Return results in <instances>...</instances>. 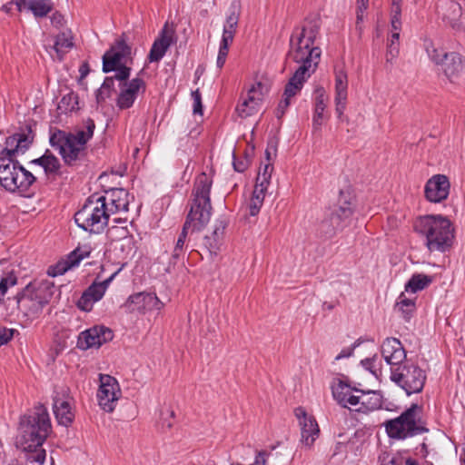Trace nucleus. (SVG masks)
Here are the masks:
<instances>
[{"instance_id":"32","label":"nucleus","mask_w":465,"mask_h":465,"mask_svg":"<svg viewBox=\"0 0 465 465\" xmlns=\"http://www.w3.org/2000/svg\"><path fill=\"white\" fill-rule=\"evenodd\" d=\"M13 180H15V183H13L15 187L9 189V191L25 193L35 183V177L19 163Z\"/></svg>"},{"instance_id":"1","label":"nucleus","mask_w":465,"mask_h":465,"mask_svg":"<svg viewBox=\"0 0 465 465\" xmlns=\"http://www.w3.org/2000/svg\"><path fill=\"white\" fill-rule=\"evenodd\" d=\"M319 30V19H312L295 28L291 36L288 59L300 65L285 85L283 98L280 101L275 113L278 119L284 115L291 104V98L302 90L303 84L319 64L321 50L313 46Z\"/></svg>"},{"instance_id":"25","label":"nucleus","mask_w":465,"mask_h":465,"mask_svg":"<svg viewBox=\"0 0 465 465\" xmlns=\"http://www.w3.org/2000/svg\"><path fill=\"white\" fill-rule=\"evenodd\" d=\"M106 202L109 215L118 212H127L129 206V193L123 188H115L107 193Z\"/></svg>"},{"instance_id":"51","label":"nucleus","mask_w":465,"mask_h":465,"mask_svg":"<svg viewBox=\"0 0 465 465\" xmlns=\"http://www.w3.org/2000/svg\"><path fill=\"white\" fill-rule=\"evenodd\" d=\"M262 204L263 203L260 200L259 197H252L248 204L249 214L251 216H256L259 213Z\"/></svg>"},{"instance_id":"56","label":"nucleus","mask_w":465,"mask_h":465,"mask_svg":"<svg viewBox=\"0 0 465 465\" xmlns=\"http://www.w3.org/2000/svg\"><path fill=\"white\" fill-rule=\"evenodd\" d=\"M270 180L271 179L266 178V175L264 174H258L256 177V183L254 187L259 188L260 191H267L268 186L270 184Z\"/></svg>"},{"instance_id":"41","label":"nucleus","mask_w":465,"mask_h":465,"mask_svg":"<svg viewBox=\"0 0 465 465\" xmlns=\"http://www.w3.org/2000/svg\"><path fill=\"white\" fill-rule=\"evenodd\" d=\"M400 52V34L391 32L387 42L386 62L392 64Z\"/></svg>"},{"instance_id":"21","label":"nucleus","mask_w":465,"mask_h":465,"mask_svg":"<svg viewBox=\"0 0 465 465\" xmlns=\"http://www.w3.org/2000/svg\"><path fill=\"white\" fill-rule=\"evenodd\" d=\"M333 398L344 408L354 410L359 405L361 390L351 388L346 382L339 380L331 386Z\"/></svg>"},{"instance_id":"54","label":"nucleus","mask_w":465,"mask_h":465,"mask_svg":"<svg viewBox=\"0 0 465 465\" xmlns=\"http://www.w3.org/2000/svg\"><path fill=\"white\" fill-rule=\"evenodd\" d=\"M14 331L13 329L0 327V347L7 343L13 338Z\"/></svg>"},{"instance_id":"14","label":"nucleus","mask_w":465,"mask_h":465,"mask_svg":"<svg viewBox=\"0 0 465 465\" xmlns=\"http://www.w3.org/2000/svg\"><path fill=\"white\" fill-rule=\"evenodd\" d=\"M301 427V442L307 448H311L320 435V429L314 417L309 415L302 407L294 411Z\"/></svg>"},{"instance_id":"40","label":"nucleus","mask_w":465,"mask_h":465,"mask_svg":"<svg viewBox=\"0 0 465 465\" xmlns=\"http://www.w3.org/2000/svg\"><path fill=\"white\" fill-rule=\"evenodd\" d=\"M424 47L430 59L437 64H441L445 59V56L450 54L443 49L437 47L435 44L430 39L424 40Z\"/></svg>"},{"instance_id":"24","label":"nucleus","mask_w":465,"mask_h":465,"mask_svg":"<svg viewBox=\"0 0 465 465\" xmlns=\"http://www.w3.org/2000/svg\"><path fill=\"white\" fill-rule=\"evenodd\" d=\"M226 227L227 222L224 219H217L213 224L211 235L204 237L203 245L208 250L210 255H216L220 251Z\"/></svg>"},{"instance_id":"28","label":"nucleus","mask_w":465,"mask_h":465,"mask_svg":"<svg viewBox=\"0 0 465 465\" xmlns=\"http://www.w3.org/2000/svg\"><path fill=\"white\" fill-rule=\"evenodd\" d=\"M15 4L20 12L24 9L30 10L35 17L46 16L53 8L51 0H16Z\"/></svg>"},{"instance_id":"6","label":"nucleus","mask_w":465,"mask_h":465,"mask_svg":"<svg viewBox=\"0 0 465 465\" xmlns=\"http://www.w3.org/2000/svg\"><path fill=\"white\" fill-rule=\"evenodd\" d=\"M383 426L388 437L393 440H405L429 431L423 408L417 403H412L399 417L386 420Z\"/></svg>"},{"instance_id":"15","label":"nucleus","mask_w":465,"mask_h":465,"mask_svg":"<svg viewBox=\"0 0 465 465\" xmlns=\"http://www.w3.org/2000/svg\"><path fill=\"white\" fill-rule=\"evenodd\" d=\"M114 338L111 329L105 326H94L81 332L78 339V346L83 350L90 348H99L105 342L110 341Z\"/></svg>"},{"instance_id":"58","label":"nucleus","mask_w":465,"mask_h":465,"mask_svg":"<svg viewBox=\"0 0 465 465\" xmlns=\"http://www.w3.org/2000/svg\"><path fill=\"white\" fill-rule=\"evenodd\" d=\"M377 360V356H373L372 358H367L361 361V365L369 370L372 374L377 376V370L375 369L374 362Z\"/></svg>"},{"instance_id":"8","label":"nucleus","mask_w":465,"mask_h":465,"mask_svg":"<svg viewBox=\"0 0 465 465\" xmlns=\"http://www.w3.org/2000/svg\"><path fill=\"white\" fill-rule=\"evenodd\" d=\"M390 371L391 381L406 394L411 395L422 391L427 376L425 371L418 364L407 360L396 367L390 368Z\"/></svg>"},{"instance_id":"18","label":"nucleus","mask_w":465,"mask_h":465,"mask_svg":"<svg viewBox=\"0 0 465 465\" xmlns=\"http://www.w3.org/2000/svg\"><path fill=\"white\" fill-rule=\"evenodd\" d=\"M115 273L112 274L109 278L103 282H94L82 294L77 302V306L80 310L90 312L94 304L100 301L108 288L109 283L114 279Z\"/></svg>"},{"instance_id":"11","label":"nucleus","mask_w":465,"mask_h":465,"mask_svg":"<svg viewBox=\"0 0 465 465\" xmlns=\"http://www.w3.org/2000/svg\"><path fill=\"white\" fill-rule=\"evenodd\" d=\"M100 386L97 391V399L100 407L112 412L121 396V390L115 378L108 374H100Z\"/></svg>"},{"instance_id":"26","label":"nucleus","mask_w":465,"mask_h":465,"mask_svg":"<svg viewBox=\"0 0 465 465\" xmlns=\"http://www.w3.org/2000/svg\"><path fill=\"white\" fill-rule=\"evenodd\" d=\"M167 26L162 30L160 36L153 42L148 54L149 62H158L165 54L166 51L173 43V32L167 30Z\"/></svg>"},{"instance_id":"43","label":"nucleus","mask_w":465,"mask_h":465,"mask_svg":"<svg viewBox=\"0 0 465 465\" xmlns=\"http://www.w3.org/2000/svg\"><path fill=\"white\" fill-rule=\"evenodd\" d=\"M260 103L247 97L237 106L236 110L241 117L245 118L257 113L260 109Z\"/></svg>"},{"instance_id":"62","label":"nucleus","mask_w":465,"mask_h":465,"mask_svg":"<svg viewBox=\"0 0 465 465\" xmlns=\"http://www.w3.org/2000/svg\"><path fill=\"white\" fill-rule=\"evenodd\" d=\"M391 32H401V18H392L391 17Z\"/></svg>"},{"instance_id":"29","label":"nucleus","mask_w":465,"mask_h":465,"mask_svg":"<svg viewBox=\"0 0 465 465\" xmlns=\"http://www.w3.org/2000/svg\"><path fill=\"white\" fill-rule=\"evenodd\" d=\"M314 112L312 117V128L319 131L323 124V113L327 107L328 95L323 87H317L315 90Z\"/></svg>"},{"instance_id":"30","label":"nucleus","mask_w":465,"mask_h":465,"mask_svg":"<svg viewBox=\"0 0 465 465\" xmlns=\"http://www.w3.org/2000/svg\"><path fill=\"white\" fill-rule=\"evenodd\" d=\"M54 413L60 425L69 426L74 418V413L72 411L70 402L66 399L54 398Z\"/></svg>"},{"instance_id":"22","label":"nucleus","mask_w":465,"mask_h":465,"mask_svg":"<svg viewBox=\"0 0 465 465\" xmlns=\"http://www.w3.org/2000/svg\"><path fill=\"white\" fill-rule=\"evenodd\" d=\"M90 252L91 248L89 246L76 248L67 256L65 261H62L54 267L49 268L48 274L53 277L64 274L69 269L78 265L83 259L88 257Z\"/></svg>"},{"instance_id":"3","label":"nucleus","mask_w":465,"mask_h":465,"mask_svg":"<svg viewBox=\"0 0 465 465\" xmlns=\"http://www.w3.org/2000/svg\"><path fill=\"white\" fill-rule=\"evenodd\" d=\"M19 431L17 442L27 453V460L43 464L46 452L42 446L51 431V421L46 408L43 405L36 406L31 414L22 417Z\"/></svg>"},{"instance_id":"37","label":"nucleus","mask_w":465,"mask_h":465,"mask_svg":"<svg viewBox=\"0 0 465 465\" xmlns=\"http://www.w3.org/2000/svg\"><path fill=\"white\" fill-rule=\"evenodd\" d=\"M32 163L42 166L47 174L56 173L60 169L59 160L52 153H48V152L43 156L33 160Z\"/></svg>"},{"instance_id":"63","label":"nucleus","mask_w":465,"mask_h":465,"mask_svg":"<svg viewBox=\"0 0 465 465\" xmlns=\"http://www.w3.org/2000/svg\"><path fill=\"white\" fill-rule=\"evenodd\" d=\"M266 192L267 191L264 190L260 191L259 188L254 187L252 197H259L260 200L263 203Z\"/></svg>"},{"instance_id":"50","label":"nucleus","mask_w":465,"mask_h":465,"mask_svg":"<svg viewBox=\"0 0 465 465\" xmlns=\"http://www.w3.org/2000/svg\"><path fill=\"white\" fill-rule=\"evenodd\" d=\"M369 0H357L356 25L362 23L364 13L368 9Z\"/></svg>"},{"instance_id":"53","label":"nucleus","mask_w":465,"mask_h":465,"mask_svg":"<svg viewBox=\"0 0 465 465\" xmlns=\"http://www.w3.org/2000/svg\"><path fill=\"white\" fill-rule=\"evenodd\" d=\"M234 35H235V31H230V30L223 29L220 46L229 49V45L232 42Z\"/></svg>"},{"instance_id":"48","label":"nucleus","mask_w":465,"mask_h":465,"mask_svg":"<svg viewBox=\"0 0 465 465\" xmlns=\"http://www.w3.org/2000/svg\"><path fill=\"white\" fill-rule=\"evenodd\" d=\"M381 465H403L404 457L401 454L384 453L380 456Z\"/></svg>"},{"instance_id":"31","label":"nucleus","mask_w":465,"mask_h":465,"mask_svg":"<svg viewBox=\"0 0 465 465\" xmlns=\"http://www.w3.org/2000/svg\"><path fill=\"white\" fill-rule=\"evenodd\" d=\"M359 399V405L355 407V411L365 413L378 410L381 406V396L374 391H360Z\"/></svg>"},{"instance_id":"52","label":"nucleus","mask_w":465,"mask_h":465,"mask_svg":"<svg viewBox=\"0 0 465 465\" xmlns=\"http://www.w3.org/2000/svg\"><path fill=\"white\" fill-rule=\"evenodd\" d=\"M192 98L193 100V114H202L203 112V104H202V97L199 89L192 92Z\"/></svg>"},{"instance_id":"60","label":"nucleus","mask_w":465,"mask_h":465,"mask_svg":"<svg viewBox=\"0 0 465 465\" xmlns=\"http://www.w3.org/2000/svg\"><path fill=\"white\" fill-rule=\"evenodd\" d=\"M247 167H248V160H246V159L237 160L234 157L233 168L236 172L242 173L247 169Z\"/></svg>"},{"instance_id":"59","label":"nucleus","mask_w":465,"mask_h":465,"mask_svg":"<svg viewBox=\"0 0 465 465\" xmlns=\"http://www.w3.org/2000/svg\"><path fill=\"white\" fill-rule=\"evenodd\" d=\"M228 50L229 49L220 46L219 52H218V56H217V61H216V64H217L218 68H222L224 65L226 57L228 54Z\"/></svg>"},{"instance_id":"9","label":"nucleus","mask_w":465,"mask_h":465,"mask_svg":"<svg viewBox=\"0 0 465 465\" xmlns=\"http://www.w3.org/2000/svg\"><path fill=\"white\" fill-rule=\"evenodd\" d=\"M15 300L18 310L28 320L37 318L49 302L45 289L35 287L32 283L26 285L22 292L15 296Z\"/></svg>"},{"instance_id":"38","label":"nucleus","mask_w":465,"mask_h":465,"mask_svg":"<svg viewBox=\"0 0 465 465\" xmlns=\"http://www.w3.org/2000/svg\"><path fill=\"white\" fill-rule=\"evenodd\" d=\"M95 128V124L94 120L88 118L84 122V126L83 129H77L74 133H70L74 136V139L80 143H83V145L86 147L87 142L93 137L94 131Z\"/></svg>"},{"instance_id":"20","label":"nucleus","mask_w":465,"mask_h":465,"mask_svg":"<svg viewBox=\"0 0 465 465\" xmlns=\"http://www.w3.org/2000/svg\"><path fill=\"white\" fill-rule=\"evenodd\" d=\"M348 98V76L343 69H335V111L340 121H343Z\"/></svg>"},{"instance_id":"33","label":"nucleus","mask_w":465,"mask_h":465,"mask_svg":"<svg viewBox=\"0 0 465 465\" xmlns=\"http://www.w3.org/2000/svg\"><path fill=\"white\" fill-rule=\"evenodd\" d=\"M341 231L351 223L353 208L350 202H344L337 209L330 213Z\"/></svg>"},{"instance_id":"23","label":"nucleus","mask_w":465,"mask_h":465,"mask_svg":"<svg viewBox=\"0 0 465 465\" xmlns=\"http://www.w3.org/2000/svg\"><path fill=\"white\" fill-rule=\"evenodd\" d=\"M438 13L443 22L452 28H459L462 9L460 5L454 0H440L438 3Z\"/></svg>"},{"instance_id":"16","label":"nucleus","mask_w":465,"mask_h":465,"mask_svg":"<svg viewBox=\"0 0 465 465\" xmlns=\"http://www.w3.org/2000/svg\"><path fill=\"white\" fill-rule=\"evenodd\" d=\"M145 86V82L140 77H135L129 83H120V92L116 99V105L121 110L132 107L137 98L138 93L140 91L143 93Z\"/></svg>"},{"instance_id":"35","label":"nucleus","mask_w":465,"mask_h":465,"mask_svg":"<svg viewBox=\"0 0 465 465\" xmlns=\"http://www.w3.org/2000/svg\"><path fill=\"white\" fill-rule=\"evenodd\" d=\"M341 232V229L333 220L331 213H328L319 223L317 228V233L321 238L331 239L337 232Z\"/></svg>"},{"instance_id":"55","label":"nucleus","mask_w":465,"mask_h":465,"mask_svg":"<svg viewBox=\"0 0 465 465\" xmlns=\"http://www.w3.org/2000/svg\"><path fill=\"white\" fill-rule=\"evenodd\" d=\"M361 344L360 340L356 341L351 347L344 348L341 351V352L335 357L336 361H339L343 358H348L352 355L353 351L356 347Z\"/></svg>"},{"instance_id":"46","label":"nucleus","mask_w":465,"mask_h":465,"mask_svg":"<svg viewBox=\"0 0 465 465\" xmlns=\"http://www.w3.org/2000/svg\"><path fill=\"white\" fill-rule=\"evenodd\" d=\"M114 77H106L101 85V87L97 90L96 93V100L98 103L104 102L107 98L112 95L114 92Z\"/></svg>"},{"instance_id":"5","label":"nucleus","mask_w":465,"mask_h":465,"mask_svg":"<svg viewBox=\"0 0 465 465\" xmlns=\"http://www.w3.org/2000/svg\"><path fill=\"white\" fill-rule=\"evenodd\" d=\"M34 141V134L31 127L26 126L25 130L15 133L5 140V147L1 152L0 156V183L7 191L13 189L15 185L14 177L15 170L18 168L19 162L14 161V158L19 154H24Z\"/></svg>"},{"instance_id":"12","label":"nucleus","mask_w":465,"mask_h":465,"mask_svg":"<svg viewBox=\"0 0 465 465\" xmlns=\"http://www.w3.org/2000/svg\"><path fill=\"white\" fill-rule=\"evenodd\" d=\"M131 55V47L124 37L117 39L114 45L103 56V71L109 73L114 71L117 66L124 64Z\"/></svg>"},{"instance_id":"44","label":"nucleus","mask_w":465,"mask_h":465,"mask_svg":"<svg viewBox=\"0 0 465 465\" xmlns=\"http://www.w3.org/2000/svg\"><path fill=\"white\" fill-rule=\"evenodd\" d=\"M240 17V4L239 2H232L230 7V14L226 18V24L223 27L225 30L235 31Z\"/></svg>"},{"instance_id":"4","label":"nucleus","mask_w":465,"mask_h":465,"mask_svg":"<svg viewBox=\"0 0 465 465\" xmlns=\"http://www.w3.org/2000/svg\"><path fill=\"white\" fill-rule=\"evenodd\" d=\"M415 231L424 238V244L430 252H445L454 242V227L451 222L440 214L419 217L414 223Z\"/></svg>"},{"instance_id":"47","label":"nucleus","mask_w":465,"mask_h":465,"mask_svg":"<svg viewBox=\"0 0 465 465\" xmlns=\"http://www.w3.org/2000/svg\"><path fill=\"white\" fill-rule=\"evenodd\" d=\"M108 236L113 240H123L130 242L131 239L128 237L129 232L125 226L113 225L108 229Z\"/></svg>"},{"instance_id":"10","label":"nucleus","mask_w":465,"mask_h":465,"mask_svg":"<svg viewBox=\"0 0 465 465\" xmlns=\"http://www.w3.org/2000/svg\"><path fill=\"white\" fill-rule=\"evenodd\" d=\"M50 144L59 151L63 160L68 165L81 160L85 154L86 147L83 145V143L76 141L73 134L64 131L54 132L50 136Z\"/></svg>"},{"instance_id":"49","label":"nucleus","mask_w":465,"mask_h":465,"mask_svg":"<svg viewBox=\"0 0 465 465\" xmlns=\"http://www.w3.org/2000/svg\"><path fill=\"white\" fill-rule=\"evenodd\" d=\"M114 71H115V74L113 76L114 81L117 80V81H119V84L120 83H128L127 80H128V78L130 76V73H131L130 67H128L124 64H121V65L117 66V68Z\"/></svg>"},{"instance_id":"64","label":"nucleus","mask_w":465,"mask_h":465,"mask_svg":"<svg viewBox=\"0 0 465 465\" xmlns=\"http://www.w3.org/2000/svg\"><path fill=\"white\" fill-rule=\"evenodd\" d=\"M401 5H392L391 6V17L401 18Z\"/></svg>"},{"instance_id":"57","label":"nucleus","mask_w":465,"mask_h":465,"mask_svg":"<svg viewBox=\"0 0 465 465\" xmlns=\"http://www.w3.org/2000/svg\"><path fill=\"white\" fill-rule=\"evenodd\" d=\"M50 19L51 24L56 28H60L64 25V17L60 12L53 13Z\"/></svg>"},{"instance_id":"7","label":"nucleus","mask_w":465,"mask_h":465,"mask_svg":"<svg viewBox=\"0 0 465 465\" xmlns=\"http://www.w3.org/2000/svg\"><path fill=\"white\" fill-rule=\"evenodd\" d=\"M106 197L88 198L84 206L74 214L75 223L83 230L99 233L109 222Z\"/></svg>"},{"instance_id":"27","label":"nucleus","mask_w":465,"mask_h":465,"mask_svg":"<svg viewBox=\"0 0 465 465\" xmlns=\"http://www.w3.org/2000/svg\"><path fill=\"white\" fill-rule=\"evenodd\" d=\"M441 65L445 75L450 82H455L465 71V64L462 62L460 54L454 52L445 56Z\"/></svg>"},{"instance_id":"36","label":"nucleus","mask_w":465,"mask_h":465,"mask_svg":"<svg viewBox=\"0 0 465 465\" xmlns=\"http://www.w3.org/2000/svg\"><path fill=\"white\" fill-rule=\"evenodd\" d=\"M432 282V277L417 273L413 274L411 278L405 284V291L407 292L416 293L419 291L424 290Z\"/></svg>"},{"instance_id":"19","label":"nucleus","mask_w":465,"mask_h":465,"mask_svg":"<svg viewBox=\"0 0 465 465\" xmlns=\"http://www.w3.org/2000/svg\"><path fill=\"white\" fill-rule=\"evenodd\" d=\"M381 352L390 368L396 367L407 361L406 351L397 338H386L381 344Z\"/></svg>"},{"instance_id":"34","label":"nucleus","mask_w":465,"mask_h":465,"mask_svg":"<svg viewBox=\"0 0 465 465\" xmlns=\"http://www.w3.org/2000/svg\"><path fill=\"white\" fill-rule=\"evenodd\" d=\"M73 36L70 31L62 32L56 35L53 46L50 48L56 54L58 60H62L65 53L73 47Z\"/></svg>"},{"instance_id":"2","label":"nucleus","mask_w":465,"mask_h":465,"mask_svg":"<svg viewBox=\"0 0 465 465\" xmlns=\"http://www.w3.org/2000/svg\"><path fill=\"white\" fill-rule=\"evenodd\" d=\"M212 183V179L205 173H202L195 179L190 212L173 251L172 261L173 263H176L184 256L188 232L193 233L202 231L210 221L212 215L210 199Z\"/></svg>"},{"instance_id":"13","label":"nucleus","mask_w":465,"mask_h":465,"mask_svg":"<svg viewBox=\"0 0 465 465\" xmlns=\"http://www.w3.org/2000/svg\"><path fill=\"white\" fill-rule=\"evenodd\" d=\"M163 307L159 298L151 292H138L131 295L124 304V308L128 312H142L161 310Z\"/></svg>"},{"instance_id":"45","label":"nucleus","mask_w":465,"mask_h":465,"mask_svg":"<svg viewBox=\"0 0 465 465\" xmlns=\"http://www.w3.org/2000/svg\"><path fill=\"white\" fill-rule=\"evenodd\" d=\"M414 306V301L407 298L404 293H401L399 296L396 303V309L402 313V316L405 319H409L410 314L413 312Z\"/></svg>"},{"instance_id":"61","label":"nucleus","mask_w":465,"mask_h":465,"mask_svg":"<svg viewBox=\"0 0 465 465\" xmlns=\"http://www.w3.org/2000/svg\"><path fill=\"white\" fill-rule=\"evenodd\" d=\"M266 453L264 451L258 452L253 465H265L266 460H265Z\"/></svg>"},{"instance_id":"39","label":"nucleus","mask_w":465,"mask_h":465,"mask_svg":"<svg viewBox=\"0 0 465 465\" xmlns=\"http://www.w3.org/2000/svg\"><path fill=\"white\" fill-rule=\"evenodd\" d=\"M57 109L61 114H67L79 109L78 107V95L74 92H69L64 94L58 104Z\"/></svg>"},{"instance_id":"42","label":"nucleus","mask_w":465,"mask_h":465,"mask_svg":"<svg viewBox=\"0 0 465 465\" xmlns=\"http://www.w3.org/2000/svg\"><path fill=\"white\" fill-rule=\"evenodd\" d=\"M268 92H269L268 84L262 81H257L248 90V98L261 104L264 95Z\"/></svg>"},{"instance_id":"17","label":"nucleus","mask_w":465,"mask_h":465,"mask_svg":"<svg viewBox=\"0 0 465 465\" xmlns=\"http://www.w3.org/2000/svg\"><path fill=\"white\" fill-rule=\"evenodd\" d=\"M450 189L448 177L444 174H435L425 184V197L430 203H441L448 198Z\"/></svg>"}]
</instances>
